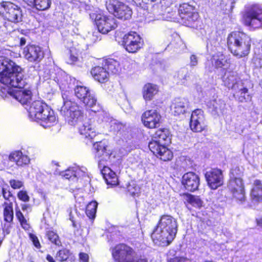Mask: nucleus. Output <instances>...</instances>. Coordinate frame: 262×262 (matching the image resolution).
<instances>
[{
	"label": "nucleus",
	"mask_w": 262,
	"mask_h": 262,
	"mask_svg": "<svg viewBox=\"0 0 262 262\" xmlns=\"http://www.w3.org/2000/svg\"><path fill=\"white\" fill-rule=\"evenodd\" d=\"M79 261L80 262H89V256L88 254L81 252L79 254Z\"/></svg>",
	"instance_id": "5fc2aeb1"
},
{
	"label": "nucleus",
	"mask_w": 262,
	"mask_h": 262,
	"mask_svg": "<svg viewBox=\"0 0 262 262\" xmlns=\"http://www.w3.org/2000/svg\"><path fill=\"white\" fill-rule=\"evenodd\" d=\"M90 16L95 20L99 32L102 34H107L118 26L117 21L113 16L96 13H91Z\"/></svg>",
	"instance_id": "6e6552de"
},
{
	"label": "nucleus",
	"mask_w": 262,
	"mask_h": 262,
	"mask_svg": "<svg viewBox=\"0 0 262 262\" xmlns=\"http://www.w3.org/2000/svg\"><path fill=\"white\" fill-rule=\"evenodd\" d=\"M261 14V6L258 4H254L246 9L243 18L260 17Z\"/></svg>",
	"instance_id": "7c9ffc66"
},
{
	"label": "nucleus",
	"mask_w": 262,
	"mask_h": 262,
	"mask_svg": "<svg viewBox=\"0 0 262 262\" xmlns=\"http://www.w3.org/2000/svg\"><path fill=\"white\" fill-rule=\"evenodd\" d=\"M181 196L186 207L190 211L200 209L203 206L204 202L199 196L188 193H183Z\"/></svg>",
	"instance_id": "aec40b11"
},
{
	"label": "nucleus",
	"mask_w": 262,
	"mask_h": 262,
	"mask_svg": "<svg viewBox=\"0 0 262 262\" xmlns=\"http://www.w3.org/2000/svg\"><path fill=\"white\" fill-rule=\"evenodd\" d=\"M244 23L247 26H251L253 28H258L261 25L260 17L243 18Z\"/></svg>",
	"instance_id": "72a5a7b5"
},
{
	"label": "nucleus",
	"mask_w": 262,
	"mask_h": 262,
	"mask_svg": "<svg viewBox=\"0 0 262 262\" xmlns=\"http://www.w3.org/2000/svg\"><path fill=\"white\" fill-rule=\"evenodd\" d=\"M97 205L96 201H92L87 205L85 212L90 219H93L95 217Z\"/></svg>",
	"instance_id": "c9c22d12"
},
{
	"label": "nucleus",
	"mask_w": 262,
	"mask_h": 262,
	"mask_svg": "<svg viewBox=\"0 0 262 262\" xmlns=\"http://www.w3.org/2000/svg\"><path fill=\"white\" fill-rule=\"evenodd\" d=\"M61 176L66 179L74 180V169H68L64 171H62L60 173Z\"/></svg>",
	"instance_id": "a18cd8bd"
},
{
	"label": "nucleus",
	"mask_w": 262,
	"mask_h": 262,
	"mask_svg": "<svg viewBox=\"0 0 262 262\" xmlns=\"http://www.w3.org/2000/svg\"><path fill=\"white\" fill-rule=\"evenodd\" d=\"M171 141V136L167 129H159L153 135L148 144L149 149L154 155L164 161L172 158V152L166 147Z\"/></svg>",
	"instance_id": "20e7f679"
},
{
	"label": "nucleus",
	"mask_w": 262,
	"mask_h": 262,
	"mask_svg": "<svg viewBox=\"0 0 262 262\" xmlns=\"http://www.w3.org/2000/svg\"><path fill=\"white\" fill-rule=\"evenodd\" d=\"M234 98L240 102H247L250 101L252 96L249 94L247 88L242 84L241 86L234 91Z\"/></svg>",
	"instance_id": "bb28decb"
},
{
	"label": "nucleus",
	"mask_w": 262,
	"mask_h": 262,
	"mask_svg": "<svg viewBox=\"0 0 262 262\" xmlns=\"http://www.w3.org/2000/svg\"><path fill=\"white\" fill-rule=\"evenodd\" d=\"M181 184L185 190L193 192L198 189L200 185L199 177L194 172H187L182 178Z\"/></svg>",
	"instance_id": "a211bd4d"
},
{
	"label": "nucleus",
	"mask_w": 262,
	"mask_h": 262,
	"mask_svg": "<svg viewBox=\"0 0 262 262\" xmlns=\"http://www.w3.org/2000/svg\"><path fill=\"white\" fill-rule=\"evenodd\" d=\"M205 176L208 185L211 189H216L224 184V176L220 169H211L206 172Z\"/></svg>",
	"instance_id": "4468645a"
},
{
	"label": "nucleus",
	"mask_w": 262,
	"mask_h": 262,
	"mask_svg": "<svg viewBox=\"0 0 262 262\" xmlns=\"http://www.w3.org/2000/svg\"><path fill=\"white\" fill-rule=\"evenodd\" d=\"M69 52L70 54V63H72L76 61L78 59V50L75 47H71L69 49Z\"/></svg>",
	"instance_id": "c03bdc74"
},
{
	"label": "nucleus",
	"mask_w": 262,
	"mask_h": 262,
	"mask_svg": "<svg viewBox=\"0 0 262 262\" xmlns=\"http://www.w3.org/2000/svg\"><path fill=\"white\" fill-rule=\"evenodd\" d=\"M190 127L193 132L196 133H200L206 129L207 125L205 123L203 111L202 110L196 109L192 112Z\"/></svg>",
	"instance_id": "2eb2a0df"
},
{
	"label": "nucleus",
	"mask_w": 262,
	"mask_h": 262,
	"mask_svg": "<svg viewBox=\"0 0 262 262\" xmlns=\"http://www.w3.org/2000/svg\"><path fill=\"white\" fill-rule=\"evenodd\" d=\"M190 66L191 67H195L198 64V57L195 55H192L190 57Z\"/></svg>",
	"instance_id": "6e6d98bb"
},
{
	"label": "nucleus",
	"mask_w": 262,
	"mask_h": 262,
	"mask_svg": "<svg viewBox=\"0 0 262 262\" xmlns=\"http://www.w3.org/2000/svg\"><path fill=\"white\" fill-rule=\"evenodd\" d=\"M0 81L12 89L24 88L28 85L22 68L10 59L0 57Z\"/></svg>",
	"instance_id": "f03ea898"
},
{
	"label": "nucleus",
	"mask_w": 262,
	"mask_h": 262,
	"mask_svg": "<svg viewBox=\"0 0 262 262\" xmlns=\"http://www.w3.org/2000/svg\"><path fill=\"white\" fill-rule=\"evenodd\" d=\"M7 94L23 105L27 104L31 100L32 96V93L29 83L28 85L24 88L16 89L9 88L7 91Z\"/></svg>",
	"instance_id": "ddd939ff"
},
{
	"label": "nucleus",
	"mask_w": 262,
	"mask_h": 262,
	"mask_svg": "<svg viewBox=\"0 0 262 262\" xmlns=\"http://www.w3.org/2000/svg\"><path fill=\"white\" fill-rule=\"evenodd\" d=\"M9 159L10 161L14 162L19 167L26 166L30 162V158L20 150L15 151L11 153Z\"/></svg>",
	"instance_id": "b1692460"
},
{
	"label": "nucleus",
	"mask_w": 262,
	"mask_h": 262,
	"mask_svg": "<svg viewBox=\"0 0 262 262\" xmlns=\"http://www.w3.org/2000/svg\"><path fill=\"white\" fill-rule=\"evenodd\" d=\"M227 45L231 52L234 56L242 58L249 53L251 38L242 32H232L228 36Z\"/></svg>",
	"instance_id": "39448f33"
},
{
	"label": "nucleus",
	"mask_w": 262,
	"mask_h": 262,
	"mask_svg": "<svg viewBox=\"0 0 262 262\" xmlns=\"http://www.w3.org/2000/svg\"><path fill=\"white\" fill-rule=\"evenodd\" d=\"M143 44L141 37L135 32H130L123 37L122 45L129 53L137 52L142 48Z\"/></svg>",
	"instance_id": "9d476101"
},
{
	"label": "nucleus",
	"mask_w": 262,
	"mask_h": 262,
	"mask_svg": "<svg viewBox=\"0 0 262 262\" xmlns=\"http://www.w3.org/2000/svg\"><path fill=\"white\" fill-rule=\"evenodd\" d=\"M68 94L66 92L62 95L63 104L60 109L61 114L64 116L69 124H79L78 129L81 135L85 138L93 139L96 135L94 126L89 119L82 122L83 116L81 108L75 102L71 100Z\"/></svg>",
	"instance_id": "f257e3e1"
},
{
	"label": "nucleus",
	"mask_w": 262,
	"mask_h": 262,
	"mask_svg": "<svg viewBox=\"0 0 262 262\" xmlns=\"http://www.w3.org/2000/svg\"><path fill=\"white\" fill-rule=\"evenodd\" d=\"M17 197L21 201L28 202L30 201V197L26 190H20L17 193Z\"/></svg>",
	"instance_id": "49530a36"
},
{
	"label": "nucleus",
	"mask_w": 262,
	"mask_h": 262,
	"mask_svg": "<svg viewBox=\"0 0 262 262\" xmlns=\"http://www.w3.org/2000/svg\"><path fill=\"white\" fill-rule=\"evenodd\" d=\"M110 152L106 150H99L95 152V157L98 161L99 166L100 167L101 162L106 161L110 157Z\"/></svg>",
	"instance_id": "e433bc0d"
},
{
	"label": "nucleus",
	"mask_w": 262,
	"mask_h": 262,
	"mask_svg": "<svg viewBox=\"0 0 262 262\" xmlns=\"http://www.w3.org/2000/svg\"><path fill=\"white\" fill-rule=\"evenodd\" d=\"M174 102H173L170 106L171 114L174 116H179L180 115V104L179 99H176Z\"/></svg>",
	"instance_id": "a19ab883"
},
{
	"label": "nucleus",
	"mask_w": 262,
	"mask_h": 262,
	"mask_svg": "<svg viewBox=\"0 0 262 262\" xmlns=\"http://www.w3.org/2000/svg\"><path fill=\"white\" fill-rule=\"evenodd\" d=\"M28 5L32 6V4L34 3L35 0H23Z\"/></svg>",
	"instance_id": "680f3d73"
},
{
	"label": "nucleus",
	"mask_w": 262,
	"mask_h": 262,
	"mask_svg": "<svg viewBox=\"0 0 262 262\" xmlns=\"http://www.w3.org/2000/svg\"><path fill=\"white\" fill-rule=\"evenodd\" d=\"M91 73L94 79L99 82L104 83L108 80L109 72L106 68L95 67L91 70Z\"/></svg>",
	"instance_id": "393cba45"
},
{
	"label": "nucleus",
	"mask_w": 262,
	"mask_h": 262,
	"mask_svg": "<svg viewBox=\"0 0 262 262\" xmlns=\"http://www.w3.org/2000/svg\"><path fill=\"white\" fill-rule=\"evenodd\" d=\"M127 191L133 196H138L140 193V188L135 183L129 184L127 186Z\"/></svg>",
	"instance_id": "58836bf2"
},
{
	"label": "nucleus",
	"mask_w": 262,
	"mask_h": 262,
	"mask_svg": "<svg viewBox=\"0 0 262 262\" xmlns=\"http://www.w3.org/2000/svg\"><path fill=\"white\" fill-rule=\"evenodd\" d=\"M115 125H116L117 126V129L119 130L120 129H122V127H123V125L122 124H120V123H115Z\"/></svg>",
	"instance_id": "e2e57ef3"
},
{
	"label": "nucleus",
	"mask_w": 262,
	"mask_h": 262,
	"mask_svg": "<svg viewBox=\"0 0 262 262\" xmlns=\"http://www.w3.org/2000/svg\"><path fill=\"white\" fill-rule=\"evenodd\" d=\"M44 105H47L46 103L40 101H35L32 102L28 108H27L29 117L37 121L38 118L44 112L45 107Z\"/></svg>",
	"instance_id": "4be33fe9"
},
{
	"label": "nucleus",
	"mask_w": 262,
	"mask_h": 262,
	"mask_svg": "<svg viewBox=\"0 0 262 262\" xmlns=\"http://www.w3.org/2000/svg\"><path fill=\"white\" fill-rule=\"evenodd\" d=\"M180 259L178 257H174L173 258H170L169 260V262H180Z\"/></svg>",
	"instance_id": "bf43d9fd"
},
{
	"label": "nucleus",
	"mask_w": 262,
	"mask_h": 262,
	"mask_svg": "<svg viewBox=\"0 0 262 262\" xmlns=\"http://www.w3.org/2000/svg\"><path fill=\"white\" fill-rule=\"evenodd\" d=\"M85 175H86L85 172L83 170L80 169V168H75L74 169L75 179L76 178H79L83 177H84Z\"/></svg>",
	"instance_id": "603ef678"
},
{
	"label": "nucleus",
	"mask_w": 262,
	"mask_h": 262,
	"mask_svg": "<svg viewBox=\"0 0 262 262\" xmlns=\"http://www.w3.org/2000/svg\"><path fill=\"white\" fill-rule=\"evenodd\" d=\"M4 220L6 222H12L13 219V210L12 203H4Z\"/></svg>",
	"instance_id": "473e14b6"
},
{
	"label": "nucleus",
	"mask_w": 262,
	"mask_h": 262,
	"mask_svg": "<svg viewBox=\"0 0 262 262\" xmlns=\"http://www.w3.org/2000/svg\"><path fill=\"white\" fill-rule=\"evenodd\" d=\"M1 193L3 194V196L5 200H8L12 196V194L10 192L9 187H2L1 189Z\"/></svg>",
	"instance_id": "09e8293b"
},
{
	"label": "nucleus",
	"mask_w": 262,
	"mask_h": 262,
	"mask_svg": "<svg viewBox=\"0 0 262 262\" xmlns=\"http://www.w3.org/2000/svg\"><path fill=\"white\" fill-rule=\"evenodd\" d=\"M251 197L253 201H262V184L259 180H255L251 192Z\"/></svg>",
	"instance_id": "c756f323"
},
{
	"label": "nucleus",
	"mask_w": 262,
	"mask_h": 262,
	"mask_svg": "<svg viewBox=\"0 0 262 262\" xmlns=\"http://www.w3.org/2000/svg\"><path fill=\"white\" fill-rule=\"evenodd\" d=\"M51 4L50 0H35L32 6H34L38 10L43 11L49 9Z\"/></svg>",
	"instance_id": "f704fd0d"
},
{
	"label": "nucleus",
	"mask_w": 262,
	"mask_h": 262,
	"mask_svg": "<svg viewBox=\"0 0 262 262\" xmlns=\"http://www.w3.org/2000/svg\"><path fill=\"white\" fill-rule=\"evenodd\" d=\"M70 251L67 249L60 250L57 254L56 258L60 261L66 260L69 257Z\"/></svg>",
	"instance_id": "79ce46f5"
},
{
	"label": "nucleus",
	"mask_w": 262,
	"mask_h": 262,
	"mask_svg": "<svg viewBox=\"0 0 262 262\" xmlns=\"http://www.w3.org/2000/svg\"><path fill=\"white\" fill-rule=\"evenodd\" d=\"M21 209L23 211H30L31 206L30 205L28 204H22Z\"/></svg>",
	"instance_id": "13d9d810"
},
{
	"label": "nucleus",
	"mask_w": 262,
	"mask_h": 262,
	"mask_svg": "<svg viewBox=\"0 0 262 262\" xmlns=\"http://www.w3.org/2000/svg\"><path fill=\"white\" fill-rule=\"evenodd\" d=\"M98 116H99V119L102 121H106L107 120L108 115L104 111H102L101 112H100L99 113Z\"/></svg>",
	"instance_id": "4d7b16f0"
},
{
	"label": "nucleus",
	"mask_w": 262,
	"mask_h": 262,
	"mask_svg": "<svg viewBox=\"0 0 262 262\" xmlns=\"http://www.w3.org/2000/svg\"><path fill=\"white\" fill-rule=\"evenodd\" d=\"M243 170L238 166L233 167L230 170V178L231 179H241V176L242 175Z\"/></svg>",
	"instance_id": "ea45409f"
},
{
	"label": "nucleus",
	"mask_w": 262,
	"mask_h": 262,
	"mask_svg": "<svg viewBox=\"0 0 262 262\" xmlns=\"http://www.w3.org/2000/svg\"><path fill=\"white\" fill-rule=\"evenodd\" d=\"M30 238L35 247H36L38 249L40 247V245L38 239V238L35 235L30 234Z\"/></svg>",
	"instance_id": "864d4df0"
},
{
	"label": "nucleus",
	"mask_w": 262,
	"mask_h": 262,
	"mask_svg": "<svg viewBox=\"0 0 262 262\" xmlns=\"http://www.w3.org/2000/svg\"><path fill=\"white\" fill-rule=\"evenodd\" d=\"M0 15L12 23H17L22 20L21 8L10 2L0 3Z\"/></svg>",
	"instance_id": "0eeeda50"
},
{
	"label": "nucleus",
	"mask_w": 262,
	"mask_h": 262,
	"mask_svg": "<svg viewBox=\"0 0 262 262\" xmlns=\"http://www.w3.org/2000/svg\"><path fill=\"white\" fill-rule=\"evenodd\" d=\"M16 210V216L20 222L21 225H23L24 223H26V219H25L24 215L19 210V209L17 207L15 209Z\"/></svg>",
	"instance_id": "8fccbe9b"
},
{
	"label": "nucleus",
	"mask_w": 262,
	"mask_h": 262,
	"mask_svg": "<svg viewBox=\"0 0 262 262\" xmlns=\"http://www.w3.org/2000/svg\"><path fill=\"white\" fill-rule=\"evenodd\" d=\"M101 173L108 185L114 186L119 184L117 174L110 167L104 166L101 170Z\"/></svg>",
	"instance_id": "a878e982"
},
{
	"label": "nucleus",
	"mask_w": 262,
	"mask_h": 262,
	"mask_svg": "<svg viewBox=\"0 0 262 262\" xmlns=\"http://www.w3.org/2000/svg\"><path fill=\"white\" fill-rule=\"evenodd\" d=\"M112 256L116 262H133L134 250L124 244L116 245L112 250Z\"/></svg>",
	"instance_id": "1a4fd4ad"
},
{
	"label": "nucleus",
	"mask_w": 262,
	"mask_h": 262,
	"mask_svg": "<svg viewBox=\"0 0 262 262\" xmlns=\"http://www.w3.org/2000/svg\"><path fill=\"white\" fill-rule=\"evenodd\" d=\"M46 259L49 262H55L54 258L50 255H47Z\"/></svg>",
	"instance_id": "052dcab7"
},
{
	"label": "nucleus",
	"mask_w": 262,
	"mask_h": 262,
	"mask_svg": "<svg viewBox=\"0 0 262 262\" xmlns=\"http://www.w3.org/2000/svg\"><path fill=\"white\" fill-rule=\"evenodd\" d=\"M135 262H147V261L145 259L141 258L137 260Z\"/></svg>",
	"instance_id": "774afa93"
},
{
	"label": "nucleus",
	"mask_w": 262,
	"mask_h": 262,
	"mask_svg": "<svg viewBox=\"0 0 262 262\" xmlns=\"http://www.w3.org/2000/svg\"><path fill=\"white\" fill-rule=\"evenodd\" d=\"M161 116L156 110L145 111L142 115V121L145 126L155 128L160 126Z\"/></svg>",
	"instance_id": "f3484780"
},
{
	"label": "nucleus",
	"mask_w": 262,
	"mask_h": 262,
	"mask_svg": "<svg viewBox=\"0 0 262 262\" xmlns=\"http://www.w3.org/2000/svg\"><path fill=\"white\" fill-rule=\"evenodd\" d=\"M107 145L105 141L96 142L93 144L94 152H97L99 150H106Z\"/></svg>",
	"instance_id": "37998d69"
},
{
	"label": "nucleus",
	"mask_w": 262,
	"mask_h": 262,
	"mask_svg": "<svg viewBox=\"0 0 262 262\" xmlns=\"http://www.w3.org/2000/svg\"><path fill=\"white\" fill-rule=\"evenodd\" d=\"M25 58L30 62L39 61L43 57L41 48L35 45H29L24 49Z\"/></svg>",
	"instance_id": "6ab92c4d"
},
{
	"label": "nucleus",
	"mask_w": 262,
	"mask_h": 262,
	"mask_svg": "<svg viewBox=\"0 0 262 262\" xmlns=\"http://www.w3.org/2000/svg\"><path fill=\"white\" fill-rule=\"evenodd\" d=\"M177 228L174 218L169 215H163L151 234V238L157 245L168 246L175 237Z\"/></svg>",
	"instance_id": "7ed1b4c3"
},
{
	"label": "nucleus",
	"mask_w": 262,
	"mask_h": 262,
	"mask_svg": "<svg viewBox=\"0 0 262 262\" xmlns=\"http://www.w3.org/2000/svg\"><path fill=\"white\" fill-rule=\"evenodd\" d=\"M46 235L48 239L53 244L57 246L61 245V242L58 234L52 230H48L46 232Z\"/></svg>",
	"instance_id": "4c0bfd02"
},
{
	"label": "nucleus",
	"mask_w": 262,
	"mask_h": 262,
	"mask_svg": "<svg viewBox=\"0 0 262 262\" xmlns=\"http://www.w3.org/2000/svg\"><path fill=\"white\" fill-rule=\"evenodd\" d=\"M26 40L24 38H21L20 40V43L21 46H23L26 43Z\"/></svg>",
	"instance_id": "69168bd1"
},
{
	"label": "nucleus",
	"mask_w": 262,
	"mask_h": 262,
	"mask_svg": "<svg viewBox=\"0 0 262 262\" xmlns=\"http://www.w3.org/2000/svg\"><path fill=\"white\" fill-rule=\"evenodd\" d=\"M9 184L11 187L15 189H19L24 185V183L22 181L14 179L10 180Z\"/></svg>",
	"instance_id": "de8ad7c7"
},
{
	"label": "nucleus",
	"mask_w": 262,
	"mask_h": 262,
	"mask_svg": "<svg viewBox=\"0 0 262 262\" xmlns=\"http://www.w3.org/2000/svg\"><path fill=\"white\" fill-rule=\"evenodd\" d=\"M212 64L215 68H226L228 66V59L222 52L214 54L211 58Z\"/></svg>",
	"instance_id": "c85d7f7f"
},
{
	"label": "nucleus",
	"mask_w": 262,
	"mask_h": 262,
	"mask_svg": "<svg viewBox=\"0 0 262 262\" xmlns=\"http://www.w3.org/2000/svg\"><path fill=\"white\" fill-rule=\"evenodd\" d=\"M106 7L118 19L127 20L133 14L132 9L128 5L117 0H109L106 3Z\"/></svg>",
	"instance_id": "423d86ee"
},
{
	"label": "nucleus",
	"mask_w": 262,
	"mask_h": 262,
	"mask_svg": "<svg viewBox=\"0 0 262 262\" xmlns=\"http://www.w3.org/2000/svg\"><path fill=\"white\" fill-rule=\"evenodd\" d=\"M224 84L233 91L243 84L236 72H231L225 75L223 80Z\"/></svg>",
	"instance_id": "5701e85b"
},
{
	"label": "nucleus",
	"mask_w": 262,
	"mask_h": 262,
	"mask_svg": "<svg viewBox=\"0 0 262 262\" xmlns=\"http://www.w3.org/2000/svg\"><path fill=\"white\" fill-rule=\"evenodd\" d=\"M105 68L107 71L114 74H118L121 71L119 63L113 59H109L106 61Z\"/></svg>",
	"instance_id": "2f4dec72"
},
{
	"label": "nucleus",
	"mask_w": 262,
	"mask_h": 262,
	"mask_svg": "<svg viewBox=\"0 0 262 262\" xmlns=\"http://www.w3.org/2000/svg\"><path fill=\"white\" fill-rule=\"evenodd\" d=\"M181 262H191L189 259L181 257Z\"/></svg>",
	"instance_id": "338daca9"
},
{
	"label": "nucleus",
	"mask_w": 262,
	"mask_h": 262,
	"mask_svg": "<svg viewBox=\"0 0 262 262\" xmlns=\"http://www.w3.org/2000/svg\"><path fill=\"white\" fill-rule=\"evenodd\" d=\"M11 222H6L4 224L2 229L4 236L9 234L10 233L11 228Z\"/></svg>",
	"instance_id": "3c124183"
},
{
	"label": "nucleus",
	"mask_w": 262,
	"mask_h": 262,
	"mask_svg": "<svg viewBox=\"0 0 262 262\" xmlns=\"http://www.w3.org/2000/svg\"><path fill=\"white\" fill-rule=\"evenodd\" d=\"M158 91L159 88L157 85L150 83H146L143 88V97L146 101H150Z\"/></svg>",
	"instance_id": "cd10ccee"
},
{
	"label": "nucleus",
	"mask_w": 262,
	"mask_h": 262,
	"mask_svg": "<svg viewBox=\"0 0 262 262\" xmlns=\"http://www.w3.org/2000/svg\"><path fill=\"white\" fill-rule=\"evenodd\" d=\"M45 110L37 121L45 128L50 127L56 121V117L54 111L48 106L44 105Z\"/></svg>",
	"instance_id": "412c9836"
},
{
	"label": "nucleus",
	"mask_w": 262,
	"mask_h": 262,
	"mask_svg": "<svg viewBox=\"0 0 262 262\" xmlns=\"http://www.w3.org/2000/svg\"><path fill=\"white\" fill-rule=\"evenodd\" d=\"M75 95L85 105L92 108V111L96 112L93 109L97 104V99L95 96L91 93L89 89L84 86L77 85L74 90Z\"/></svg>",
	"instance_id": "9b49d317"
},
{
	"label": "nucleus",
	"mask_w": 262,
	"mask_h": 262,
	"mask_svg": "<svg viewBox=\"0 0 262 262\" xmlns=\"http://www.w3.org/2000/svg\"><path fill=\"white\" fill-rule=\"evenodd\" d=\"M228 188L233 196L241 203L245 201L246 196L244 186L242 179L230 178Z\"/></svg>",
	"instance_id": "dca6fc26"
},
{
	"label": "nucleus",
	"mask_w": 262,
	"mask_h": 262,
	"mask_svg": "<svg viewBox=\"0 0 262 262\" xmlns=\"http://www.w3.org/2000/svg\"><path fill=\"white\" fill-rule=\"evenodd\" d=\"M199 18V14L194 11L192 7L187 4L181 5V24L191 27H197L195 22Z\"/></svg>",
	"instance_id": "f8f14e48"
},
{
	"label": "nucleus",
	"mask_w": 262,
	"mask_h": 262,
	"mask_svg": "<svg viewBox=\"0 0 262 262\" xmlns=\"http://www.w3.org/2000/svg\"><path fill=\"white\" fill-rule=\"evenodd\" d=\"M256 221L258 225L262 226V217L258 219H257Z\"/></svg>",
	"instance_id": "0e129e2a"
}]
</instances>
